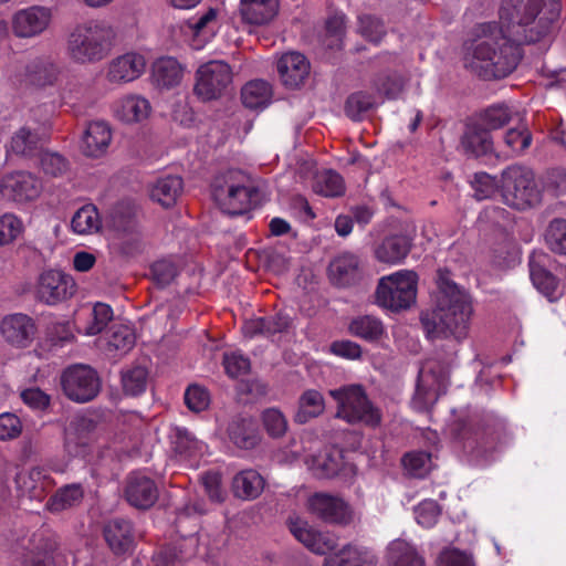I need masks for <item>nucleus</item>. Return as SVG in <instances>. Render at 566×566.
Instances as JSON below:
<instances>
[{"mask_svg": "<svg viewBox=\"0 0 566 566\" xmlns=\"http://www.w3.org/2000/svg\"><path fill=\"white\" fill-rule=\"evenodd\" d=\"M437 282V305L431 311L422 312L420 322L428 338L446 339L434 353L446 356L450 352V344H454L458 352L460 342L468 336L473 308L469 294L450 279L448 270L438 271Z\"/></svg>", "mask_w": 566, "mask_h": 566, "instance_id": "nucleus-1", "label": "nucleus"}, {"mask_svg": "<svg viewBox=\"0 0 566 566\" xmlns=\"http://www.w3.org/2000/svg\"><path fill=\"white\" fill-rule=\"evenodd\" d=\"M473 39L464 43L463 65L482 80L510 75L518 65L522 52L497 22H484L473 29Z\"/></svg>", "mask_w": 566, "mask_h": 566, "instance_id": "nucleus-2", "label": "nucleus"}, {"mask_svg": "<svg viewBox=\"0 0 566 566\" xmlns=\"http://www.w3.org/2000/svg\"><path fill=\"white\" fill-rule=\"evenodd\" d=\"M560 11V0H501L497 24L514 42L534 44L553 33Z\"/></svg>", "mask_w": 566, "mask_h": 566, "instance_id": "nucleus-3", "label": "nucleus"}, {"mask_svg": "<svg viewBox=\"0 0 566 566\" xmlns=\"http://www.w3.org/2000/svg\"><path fill=\"white\" fill-rule=\"evenodd\" d=\"M454 448L463 452L469 461L486 462L496 450L503 434L500 422L480 420L467 415L455 416L446 429Z\"/></svg>", "mask_w": 566, "mask_h": 566, "instance_id": "nucleus-4", "label": "nucleus"}, {"mask_svg": "<svg viewBox=\"0 0 566 566\" xmlns=\"http://www.w3.org/2000/svg\"><path fill=\"white\" fill-rule=\"evenodd\" d=\"M116 32L104 20L77 24L67 35L66 54L76 64H94L106 59L114 45Z\"/></svg>", "mask_w": 566, "mask_h": 566, "instance_id": "nucleus-5", "label": "nucleus"}, {"mask_svg": "<svg viewBox=\"0 0 566 566\" xmlns=\"http://www.w3.org/2000/svg\"><path fill=\"white\" fill-rule=\"evenodd\" d=\"M211 192L220 209L231 216L250 212L260 199L259 189L240 169H229L218 174L212 180Z\"/></svg>", "mask_w": 566, "mask_h": 566, "instance_id": "nucleus-6", "label": "nucleus"}, {"mask_svg": "<svg viewBox=\"0 0 566 566\" xmlns=\"http://www.w3.org/2000/svg\"><path fill=\"white\" fill-rule=\"evenodd\" d=\"M457 363V349L450 344V352L446 356L441 353L429 358L418 375L415 395L411 399L412 408L419 412L429 410L440 395L444 394L449 385V376Z\"/></svg>", "mask_w": 566, "mask_h": 566, "instance_id": "nucleus-7", "label": "nucleus"}, {"mask_svg": "<svg viewBox=\"0 0 566 566\" xmlns=\"http://www.w3.org/2000/svg\"><path fill=\"white\" fill-rule=\"evenodd\" d=\"M503 201L516 210H526L541 205L542 189L534 171L522 165H512L501 175Z\"/></svg>", "mask_w": 566, "mask_h": 566, "instance_id": "nucleus-8", "label": "nucleus"}, {"mask_svg": "<svg viewBox=\"0 0 566 566\" xmlns=\"http://www.w3.org/2000/svg\"><path fill=\"white\" fill-rule=\"evenodd\" d=\"M329 394L337 402V418L350 424L364 423L371 428L380 424L381 412L371 403L361 386H346Z\"/></svg>", "mask_w": 566, "mask_h": 566, "instance_id": "nucleus-9", "label": "nucleus"}, {"mask_svg": "<svg viewBox=\"0 0 566 566\" xmlns=\"http://www.w3.org/2000/svg\"><path fill=\"white\" fill-rule=\"evenodd\" d=\"M417 283L418 275L411 270L382 276L376 289V303L392 312L407 310L416 302Z\"/></svg>", "mask_w": 566, "mask_h": 566, "instance_id": "nucleus-10", "label": "nucleus"}, {"mask_svg": "<svg viewBox=\"0 0 566 566\" xmlns=\"http://www.w3.org/2000/svg\"><path fill=\"white\" fill-rule=\"evenodd\" d=\"M61 387L70 400L85 403L92 401L101 391V378L91 366L75 364L62 373Z\"/></svg>", "mask_w": 566, "mask_h": 566, "instance_id": "nucleus-11", "label": "nucleus"}, {"mask_svg": "<svg viewBox=\"0 0 566 566\" xmlns=\"http://www.w3.org/2000/svg\"><path fill=\"white\" fill-rule=\"evenodd\" d=\"M533 285L551 302L562 296L558 276L566 277V268L545 252H533L528 260Z\"/></svg>", "mask_w": 566, "mask_h": 566, "instance_id": "nucleus-12", "label": "nucleus"}, {"mask_svg": "<svg viewBox=\"0 0 566 566\" xmlns=\"http://www.w3.org/2000/svg\"><path fill=\"white\" fill-rule=\"evenodd\" d=\"M233 72L222 60H211L201 64L196 72L195 93L202 101L221 97L231 85Z\"/></svg>", "mask_w": 566, "mask_h": 566, "instance_id": "nucleus-13", "label": "nucleus"}, {"mask_svg": "<svg viewBox=\"0 0 566 566\" xmlns=\"http://www.w3.org/2000/svg\"><path fill=\"white\" fill-rule=\"evenodd\" d=\"M76 292L74 279L61 270H45L36 281L34 296L40 303L54 306L70 300Z\"/></svg>", "mask_w": 566, "mask_h": 566, "instance_id": "nucleus-14", "label": "nucleus"}, {"mask_svg": "<svg viewBox=\"0 0 566 566\" xmlns=\"http://www.w3.org/2000/svg\"><path fill=\"white\" fill-rule=\"evenodd\" d=\"M52 20V11L48 7L31 6L18 10L11 19L12 32L17 38L30 39L42 34Z\"/></svg>", "mask_w": 566, "mask_h": 566, "instance_id": "nucleus-15", "label": "nucleus"}, {"mask_svg": "<svg viewBox=\"0 0 566 566\" xmlns=\"http://www.w3.org/2000/svg\"><path fill=\"white\" fill-rule=\"evenodd\" d=\"M308 506L312 514L328 524L348 525L353 521L349 504L339 496L315 493L310 497Z\"/></svg>", "mask_w": 566, "mask_h": 566, "instance_id": "nucleus-16", "label": "nucleus"}, {"mask_svg": "<svg viewBox=\"0 0 566 566\" xmlns=\"http://www.w3.org/2000/svg\"><path fill=\"white\" fill-rule=\"evenodd\" d=\"M41 190V181L34 175L27 171L7 174L0 182L2 198L14 202L34 200L40 196Z\"/></svg>", "mask_w": 566, "mask_h": 566, "instance_id": "nucleus-17", "label": "nucleus"}, {"mask_svg": "<svg viewBox=\"0 0 566 566\" xmlns=\"http://www.w3.org/2000/svg\"><path fill=\"white\" fill-rule=\"evenodd\" d=\"M124 496L129 505L137 510H148L158 500L156 482L142 472H132L125 482Z\"/></svg>", "mask_w": 566, "mask_h": 566, "instance_id": "nucleus-18", "label": "nucleus"}, {"mask_svg": "<svg viewBox=\"0 0 566 566\" xmlns=\"http://www.w3.org/2000/svg\"><path fill=\"white\" fill-rule=\"evenodd\" d=\"M145 69V57L142 54L128 52L107 64L105 78L111 84L122 85L139 78Z\"/></svg>", "mask_w": 566, "mask_h": 566, "instance_id": "nucleus-19", "label": "nucleus"}, {"mask_svg": "<svg viewBox=\"0 0 566 566\" xmlns=\"http://www.w3.org/2000/svg\"><path fill=\"white\" fill-rule=\"evenodd\" d=\"M289 528L293 536L305 547L318 555L331 553L337 547V537L328 532H321L302 520H291Z\"/></svg>", "mask_w": 566, "mask_h": 566, "instance_id": "nucleus-20", "label": "nucleus"}, {"mask_svg": "<svg viewBox=\"0 0 566 566\" xmlns=\"http://www.w3.org/2000/svg\"><path fill=\"white\" fill-rule=\"evenodd\" d=\"M117 237L114 249L125 258H135L144 251V240L137 220L134 217L115 218Z\"/></svg>", "mask_w": 566, "mask_h": 566, "instance_id": "nucleus-21", "label": "nucleus"}, {"mask_svg": "<svg viewBox=\"0 0 566 566\" xmlns=\"http://www.w3.org/2000/svg\"><path fill=\"white\" fill-rule=\"evenodd\" d=\"M0 328L4 339L20 348L28 347L36 334V325L33 318L22 313L4 316Z\"/></svg>", "mask_w": 566, "mask_h": 566, "instance_id": "nucleus-22", "label": "nucleus"}, {"mask_svg": "<svg viewBox=\"0 0 566 566\" xmlns=\"http://www.w3.org/2000/svg\"><path fill=\"white\" fill-rule=\"evenodd\" d=\"M461 147L468 156L474 158L486 156L495 151L491 133L473 118L465 125L461 136Z\"/></svg>", "mask_w": 566, "mask_h": 566, "instance_id": "nucleus-23", "label": "nucleus"}, {"mask_svg": "<svg viewBox=\"0 0 566 566\" xmlns=\"http://www.w3.org/2000/svg\"><path fill=\"white\" fill-rule=\"evenodd\" d=\"M106 543L116 555L129 552L135 544V532L130 521L122 517L109 520L103 530Z\"/></svg>", "mask_w": 566, "mask_h": 566, "instance_id": "nucleus-24", "label": "nucleus"}, {"mask_svg": "<svg viewBox=\"0 0 566 566\" xmlns=\"http://www.w3.org/2000/svg\"><path fill=\"white\" fill-rule=\"evenodd\" d=\"M277 72L282 83L290 88H296L303 84L310 73V63L298 52H290L277 61Z\"/></svg>", "mask_w": 566, "mask_h": 566, "instance_id": "nucleus-25", "label": "nucleus"}, {"mask_svg": "<svg viewBox=\"0 0 566 566\" xmlns=\"http://www.w3.org/2000/svg\"><path fill=\"white\" fill-rule=\"evenodd\" d=\"M279 12V0H240L239 14L243 23L265 25Z\"/></svg>", "mask_w": 566, "mask_h": 566, "instance_id": "nucleus-26", "label": "nucleus"}, {"mask_svg": "<svg viewBox=\"0 0 566 566\" xmlns=\"http://www.w3.org/2000/svg\"><path fill=\"white\" fill-rule=\"evenodd\" d=\"M112 140L109 125L103 120H95L87 125L83 138L82 150L87 157L98 158L103 156Z\"/></svg>", "mask_w": 566, "mask_h": 566, "instance_id": "nucleus-27", "label": "nucleus"}, {"mask_svg": "<svg viewBox=\"0 0 566 566\" xmlns=\"http://www.w3.org/2000/svg\"><path fill=\"white\" fill-rule=\"evenodd\" d=\"M360 276L359 260L353 253L335 256L328 265V277L334 285L349 286Z\"/></svg>", "mask_w": 566, "mask_h": 566, "instance_id": "nucleus-28", "label": "nucleus"}, {"mask_svg": "<svg viewBox=\"0 0 566 566\" xmlns=\"http://www.w3.org/2000/svg\"><path fill=\"white\" fill-rule=\"evenodd\" d=\"M227 437L231 443L242 450H251L260 441L258 427L251 418H233L228 423Z\"/></svg>", "mask_w": 566, "mask_h": 566, "instance_id": "nucleus-29", "label": "nucleus"}, {"mask_svg": "<svg viewBox=\"0 0 566 566\" xmlns=\"http://www.w3.org/2000/svg\"><path fill=\"white\" fill-rule=\"evenodd\" d=\"M411 245V239L408 235H389L376 247L375 256L381 263L399 264L409 254Z\"/></svg>", "mask_w": 566, "mask_h": 566, "instance_id": "nucleus-30", "label": "nucleus"}, {"mask_svg": "<svg viewBox=\"0 0 566 566\" xmlns=\"http://www.w3.org/2000/svg\"><path fill=\"white\" fill-rule=\"evenodd\" d=\"M324 566H377V558L369 548L348 544L327 558Z\"/></svg>", "mask_w": 566, "mask_h": 566, "instance_id": "nucleus-31", "label": "nucleus"}, {"mask_svg": "<svg viewBox=\"0 0 566 566\" xmlns=\"http://www.w3.org/2000/svg\"><path fill=\"white\" fill-rule=\"evenodd\" d=\"M44 145V138L34 129L23 126L10 140L9 150L29 159L36 158Z\"/></svg>", "mask_w": 566, "mask_h": 566, "instance_id": "nucleus-32", "label": "nucleus"}, {"mask_svg": "<svg viewBox=\"0 0 566 566\" xmlns=\"http://www.w3.org/2000/svg\"><path fill=\"white\" fill-rule=\"evenodd\" d=\"M265 481L255 470L248 469L237 473L232 479V491L235 497L250 501L260 496Z\"/></svg>", "mask_w": 566, "mask_h": 566, "instance_id": "nucleus-33", "label": "nucleus"}, {"mask_svg": "<svg viewBox=\"0 0 566 566\" xmlns=\"http://www.w3.org/2000/svg\"><path fill=\"white\" fill-rule=\"evenodd\" d=\"M389 566H426L423 556L409 542L397 538L387 547Z\"/></svg>", "mask_w": 566, "mask_h": 566, "instance_id": "nucleus-34", "label": "nucleus"}, {"mask_svg": "<svg viewBox=\"0 0 566 566\" xmlns=\"http://www.w3.org/2000/svg\"><path fill=\"white\" fill-rule=\"evenodd\" d=\"M182 76L184 69L174 57L158 59L153 65V80L158 87L172 88L180 84Z\"/></svg>", "mask_w": 566, "mask_h": 566, "instance_id": "nucleus-35", "label": "nucleus"}, {"mask_svg": "<svg viewBox=\"0 0 566 566\" xmlns=\"http://www.w3.org/2000/svg\"><path fill=\"white\" fill-rule=\"evenodd\" d=\"M348 332L352 336L376 343L385 336L386 327L382 321L374 315H359L349 322Z\"/></svg>", "mask_w": 566, "mask_h": 566, "instance_id": "nucleus-36", "label": "nucleus"}, {"mask_svg": "<svg viewBox=\"0 0 566 566\" xmlns=\"http://www.w3.org/2000/svg\"><path fill=\"white\" fill-rule=\"evenodd\" d=\"M184 189L182 178L168 175L158 178L151 189V198L163 207L169 208L176 203Z\"/></svg>", "mask_w": 566, "mask_h": 566, "instance_id": "nucleus-37", "label": "nucleus"}, {"mask_svg": "<svg viewBox=\"0 0 566 566\" xmlns=\"http://www.w3.org/2000/svg\"><path fill=\"white\" fill-rule=\"evenodd\" d=\"M325 409L323 395L314 389L304 391L298 399L297 411L294 421L304 424L310 420L317 418Z\"/></svg>", "mask_w": 566, "mask_h": 566, "instance_id": "nucleus-38", "label": "nucleus"}, {"mask_svg": "<svg viewBox=\"0 0 566 566\" xmlns=\"http://www.w3.org/2000/svg\"><path fill=\"white\" fill-rule=\"evenodd\" d=\"M271 96V86L263 80L251 81L241 91L242 103L250 109L264 108L270 103Z\"/></svg>", "mask_w": 566, "mask_h": 566, "instance_id": "nucleus-39", "label": "nucleus"}, {"mask_svg": "<svg viewBox=\"0 0 566 566\" xmlns=\"http://www.w3.org/2000/svg\"><path fill=\"white\" fill-rule=\"evenodd\" d=\"M84 497V490L80 483H72L60 488L48 501L51 512H62L78 505Z\"/></svg>", "mask_w": 566, "mask_h": 566, "instance_id": "nucleus-40", "label": "nucleus"}, {"mask_svg": "<svg viewBox=\"0 0 566 566\" xmlns=\"http://www.w3.org/2000/svg\"><path fill=\"white\" fill-rule=\"evenodd\" d=\"M15 482L22 493L31 497H40L50 485V481L41 468H32L27 472L17 474Z\"/></svg>", "mask_w": 566, "mask_h": 566, "instance_id": "nucleus-41", "label": "nucleus"}, {"mask_svg": "<svg viewBox=\"0 0 566 566\" xmlns=\"http://www.w3.org/2000/svg\"><path fill=\"white\" fill-rule=\"evenodd\" d=\"M107 349L120 354H127L136 343V334L133 327L125 324H114L105 335Z\"/></svg>", "mask_w": 566, "mask_h": 566, "instance_id": "nucleus-42", "label": "nucleus"}, {"mask_svg": "<svg viewBox=\"0 0 566 566\" xmlns=\"http://www.w3.org/2000/svg\"><path fill=\"white\" fill-rule=\"evenodd\" d=\"M313 191L328 198L343 196L345 184L343 177L335 170H323L317 172L313 181Z\"/></svg>", "mask_w": 566, "mask_h": 566, "instance_id": "nucleus-43", "label": "nucleus"}, {"mask_svg": "<svg viewBox=\"0 0 566 566\" xmlns=\"http://www.w3.org/2000/svg\"><path fill=\"white\" fill-rule=\"evenodd\" d=\"M150 112L149 102L140 96L124 97L116 109L117 116L127 123L139 122L146 118Z\"/></svg>", "mask_w": 566, "mask_h": 566, "instance_id": "nucleus-44", "label": "nucleus"}, {"mask_svg": "<svg viewBox=\"0 0 566 566\" xmlns=\"http://www.w3.org/2000/svg\"><path fill=\"white\" fill-rule=\"evenodd\" d=\"M219 11L216 8H209L202 14L188 20V27L195 38L202 41H209L214 36L219 28Z\"/></svg>", "mask_w": 566, "mask_h": 566, "instance_id": "nucleus-45", "label": "nucleus"}, {"mask_svg": "<svg viewBox=\"0 0 566 566\" xmlns=\"http://www.w3.org/2000/svg\"><path fill=\"white\" fill-rule=\"evenodd\" d=\"M373 88L387 99H397L403 91V77L394 71L378 73L371 82Z\"/></svg>", "mask_w": 566, "mask_h": 566, "instance_id": "nucleus-46", "label": "nucleus"}, {"mask_svg": "<svg viewBox=\"0 0 566 566\" xmlns=\"http://www.w3.org/2000/svg\"><path fill=\"white\" fill-rule=\"evenodd\" d=\"M532 133L526 126L510 128L503 135V144L506 148V157H516L523 155L532 144Z\"/></svg>", "mask_w": 566, "mask_h": 566, "instance_id": "nucleus-47", "label": "nucleus"}, {"mask_svg": "<svg viewBox=\"0 0 566 566\" xmlns=\"http://www.w3.org/2000/svg\"><path fill=\"white\" fill-rule=\"evenodd\" d=\"M123 390L128 396H139L147 387L148 370L140 366L134 365L122 370Z\"/></svg>", "mask_w": 566, "mask_h": 566, "instance_id": "nucleus-48", "label": "nucleus"}, {"mask_svg": "<svg viewBox=\"0 0 566 566\" xmlns=\"http://www.w3.org/2000/svg\"><path fill=\"white\" fill-rule=\"evenodd\" d=\"M473 119L491 133V130L500 129L511 122L512 111L505 104H495L484 109Z\"/></svg>", "mask_w": 566, "mask_h": 566, "instance_id": "nucleus-49", "label": "nucleus"}, {"mask_svg": "<svg viewBox=\"0 0 566 566\" xmlns=\"http://www.w3.org/2000/svg\"><path fill=\"white\" fill-rule=\"evenodd\" d=\"M377 105L375 96L364 91H358L350 94L345 103L346 115L355 120L359 122L364 115Z\"/></svg>", "mask_w": 566, "mask_h": 566, "instance_id": "nucleus-50", "label": "nucleus"}, {"mask_svg": "<svg viewBox=\"0 0 566 566\" xmlns=\"http://www.w3.org/2000/svg\"><path fill=\"white\" fill-rule=\"evenodd\" d=\"M71 228L75 233L87 234L99 228L97 209L87 205L78 209L72 218Z\"/></svg>", "mask_w": 566, "mask_h": 566, "instance_id": "nucleus-51", "label": "nucleus"}, {"mask_svg": "<svg viewBox=\"0 0 566 566\" xmlns=\"http://www.w3.org/2000/svg\"><path fill=\"white\" fill-rule=\"evenodd\" d=\"M24 231L23 221L12 212L0 216V247L12 244Z\"/></svg>", "mask_w": 566, "mask_h": 566, "instance_id": "nucleus-52", "label": "nucleus"}, {"mask_svg": "<svg viewBox=\"0 0 566 566\" xmlns=\"http://www.w3.org/2000/svg\"><path fill=\"white\" fill-rule=\"evenodd\" d=\"M39 166L44 175L51 177H61L69 170V161L59 153L43 151L39 153Z\"/></svg>", "mask_w": 566, "mask_h": 566, "instance_id": "nucleus-53", "label": "nucleus"}, {"mask_svg": "<svg viewBox=\"0 0 566 566\" xmlns=\"http://www.w3.org/2000/svg\"><path fill=\"white\" fill-rule=\"evenodd\" d=\"M545 241L549 249L559 254H566V220L554 219L545 231Z\"/></svg>", "mask_w": 566, "mask_h": 566, "instance_id": "nucleus-54", "label": "nucleus"}, {"mask_svg": "<svg viewBox=\"0 0 566 566\" xmlns=\"http://www.w3.org/2000/svg\"><path fill=\"white\" fill-rule=\"evenodd\" d=\"M342 465L343 459L338 452L325 453L315 458L313 471L319 479H332L339 473Z\"/></svg>", "mask_w": 566, "mask_h": 566, "instance_id": "nucleus-55", "label": "nucleus"}, {"mask_svg": "<svg viewBox=\"0 0 566 566\" xmlns=\"http://www.w3.org/2000/svg\"><path fill=\"white\" fill-rule=\"evenodd\" d=\"M402 464L415 478H423L431 469V455L424 451H413L403 455Z\"/></svg>", "mask_w": 566, "mask_h": 566, "instance_id": "nucleus-56", "label": "nucleus"}, {"mask_svg": "<svg viewBox=\"0 0 566 566\" xmlns=\"http://www.w3.org/2000/svg\"><path fill=\"white\" fill-rule=\"evenodd\" d=\"M203 443L187 429H177L174 441L175 451L185 458H192L201 452Z\"/></svg>", "mask_w": 566, "mask_h": 566, "instance_id": "nucleus-57", "label": "nucleus"}, {"mask_svg": "<svg viewBox=\"0 0 566 566\" xmlns=\"http://www.w3.org/2000/svg\"><path fill=\"white\" fill-rule=\"evenodd\" d=\"M542 193L559 197L566 193V170L562 168H553L547 170L541 179Z\"/></svg>", "mask_w": 566, "mask_h": 566, "instance_id": "nucleus-58", "label": "nucleus"}, {"mask_svg": "<svg viewBox=\"0 0 566 566\" xmlns=\"http://www.w3.org/2000/svg\"><path fill=\"white\" fill-rule=\"evenodd\" d=\"M358 31L370 42H379L386 34L384 22L371 14H361L358 17Z\"/></svg>", "mask_w": 566, "mask_h": 566, "instance_id": "nucleus-59", "label": "nucleus"}, {"mask_svg": "<svg viewBox=\"0 0 566 566\" xmlns=\"http://www.w3.org/2000/svg\"><path fill=\"white\" fill-rule=\"evenodd\" d=\"M262 421L266 432L273 438H280L287 430L285 416L276 408H269L262 413Z\"/></svg>", "mask_w": 566, "mask_h": 566, "instance_id": "nucleus-60", "label": "nucleus"}, {"mask_svg": "<svg viewBox=\"0 0 566 566\" xmlns=\"http://www.w3.org/2000/svg\"><path fill=\"white\" fill-rule=\"evenodd\" d=\"M185 403L193 412L203 411L210 403L209 391L205 387L191 385L186 389Z\"/></svg>", "mask_w": 566, "mask_h": 566, "instance_id": "nucleus-61", "label": "nucleus"}, {"mask_svg": "<svg viewBox=\"0 0 566 566\" xmlns=\"http://www.w3.org/2000/svg\"><path fill=\"white\" fill-rule=\"evenodd\" d=\"M472 188L474 190V198L478 200H484L491 198L495 193L497 189V181L495 177L486 172H478L474 175Z\"/></svg>", "mask_w": 566, "mask_h": 566, "instance_id": "nucleus-62", "label": "nucleus"}, {"mask_svg": "<svg viewBox=\"0 0 566 566\" xmlns=\"http://www.w3.org/2000/svg\"><path fill=\"white\" fill-rule=\"evenodd\" d=\"M416 520L423 527L433 526L440 515V506L434 500H424L415 509Z\"/></svg>", "mask_w": 566, "mask_h": 566, "instance_id": "nucleus-63", "label": "nucleus"}, {"mask_svg": "<svg viewBox=\"0 0 566 566\" xmlns=\"http://www.w3.org/2000/svg\"><path fill=\"white\" fill-rule=\"evenodd\" d=\"M223 366L231 378H238L249 373L250 360L239 353L224 354Z\"/></svg>", "mask_w": 566, "mask_h": 566, "instance_id": "nucleus-64", "label": "nucleus"}]
</instances>
